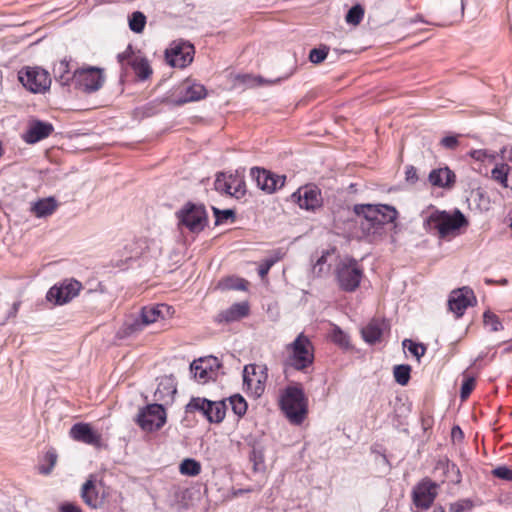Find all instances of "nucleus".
Listing matches in <instances>:
<instances>
[{
	"mask_svg": "<svg viewBox=\"0 0 512 512\" xmlns=\"http://www.w3.org/2000/svg\"><path fill=\"white\" fill-rule=\"evenodd\" d=\"M468 224V219L463 212L455 208L452 212L434 210L425 218L423 227L427 232L437 231L439 237L443 239L467 227Z\"/></svg>",
	"mask_w": 512,
	"mask_h": 512,
	"instance_id": "1",
	"label": "nucleus"
},
{
	"mask_svg": "<svg viewBox=\"0 0 512 512\" xmlns=\"http://www.w3.org/2000/svg\"><path fill=\"white\" fill-rule=\"evenodd\" d=\"M285 364L295 370L305 371L313 364L314 347L308 336L300 333L293 342L285 347Z\"/></svg>",
	"mask_w": 512,
	"mask_h": 512,
	"instance_id": "2",
	"label": "nucleus"
},
{
	"mask_svg": "<svg viewBox=\"0 0 512 512\" xmlns=\"http://www.w3.org/2000/svg\"><path fill=\"white\" fill-rule=\"evenodd\" d=\"M280 406L291 423L301 424L307 414V399L303 389L298 385L288 386L281 394Z\"/></svg>",
	"mask_w": 512,
	"mask_h": 512,
	"instance_id": "3",
	"label": "nucleus"
},
{
	"mask_svg": "<svg viewBox=\"0 0 512 512\" xmlns=\"http://www.w3.org/2000/svg\"><path fill=\"white\" fill-rule=\"evenodd\" d=\"M170 307L165 304L145 306L141 309L139 318L127 321L124 325V334L131 336L142 331L146 326L156 323L165 318Z\"/></svg>",
	"mask_w": 512,
	"mask_h": 512,
	"instance_id": "4",
	"label": "nucleus"
},
{
	"mask_svg": "<svg viewBox=\"0 0 512 512\" xmlns=\"http://www.w3.org/2000/svg\"><path fill=\"white\" fill-rule=\"evenodd\" d=\"M186 413H201L209 422L220 423L226 414L223 401H210L205 398L193 397L185 407Z\"/></svg>",
	"mask_w": 512,
	"mask_h": 512,
	"instance_id": "5",
	"label": "nucleus"
},
{
	"mask_svg": "<svg viewBox=\"0 0 512 512\" xmlns=\"http://www.w3.org/2000/svg\"><path fill=\"white\" fill-rule=\"evenodd\" d=\"M179 226L187 228L192 233L201 232L207 225V213L202 205L187 203L177 212Z\"/></svg>",
	"mask_w": 512,
	"mask_h": 512,
	"instance_id": "6",
	"label": "nucleus"
},
{
	"mask_svg": "<svg viewBox=\"0 0 512 512\" xmlns=\"http://www.w3.org/2000/svg\"><path fill=\"white\" fill-rule=\"evenodd\" d=\"M383 207L384 205L382 204H358L354 206L356 215L362 217L360 224L367 234L374 235L380 233L382 229V219L384 218V213L382 212Z\"/></svg>",
	"mask_w": 512,
	"mask_h": 512,
	"instance_id": "7",
	"label": "nucleus"
},
{
	"mask_svg": "<svg viewBox=\"0 0 512 512\" xmlns=\"http://www.w3.org/2000/svg\"><path fill=\"white\" fill-rule=\"evenodd\" d=\"M109 493V487H105L101 481L97 483L95 476L90 475L81 487L80 496L87 506L98 509L105 505Z\"/></svg>",
	"mask_w": 512,
	"mask_h": 512,
	"instance_id": "8",
	"label": "nucleus"
},
{
	"mask_svg": "<svg viewBox=\"0 0 512 512\" xmlns=\"http://www.w3.org/2000/svg\"><path fill=\"white\" fill-rule=\"evenodd\" d=\"M19 81L33 93H42L49 89L51 78L48 72L40 67H26L19 71Z\"/></svg>",
	"mask_w": 512,
	"mask_h": 512,
	"instance_id": "9",
	"label": "nucleus"
},
{
	"mask_svg": "<svg viewBox=\"0 0 512 512\" xmlns=\"http://www.w3.org/2000/svg\"><path fill=\"white\" fill-rule=\"evenodd\" d=\"M166 422V411L161 404H149L139 411L138 425L147 432L159 430Z\"/></svg>",
	"mask_w": 512,
	"mask_h": 512,
	"instance_id": "10",
	"label": "nucleus"
},
{
	"mask_svg": "<svg viewBox=\"0 0 512 512\" xmlns=\"http://www.w3.org/2000/svg\"><path fill=\"white\" fill-rule=\"evenodd\" d=\"M266 381L267 367L265 365L249 364L244 367V385L255 397H259L263 394Z\"/></svg>",
	"mask_w": 512,
	"mask_h": 512,
	"instance_id": "11",
	"label": "nucleus"
},
{
	"mask_svg": "<svg viewBox=\"0 0 512 512\" xmlns=\"http://www.w3.org/2000/svg\"><path fill=\"white\" fill-rule=\"evenodd\" d=\"M76 85L84 92H95L99 90L105 81L103 70L97 67L82 68L73 74Z\"/></svg>",
	"mask_w": 512,
	"mask_h": 512,
	"instance_id": "12",
	"label": "nucleus"
},
{
	"mask_svg": "<svg viewBox=\"0 0 512 512\" xmlns=\"http://www.w3.org/2000/svg\"><path fill=\"white\" fill-rule=\"evenodd\" d=\"M336 274L339 286L349 292L359 286L362 277V271L354 260L340 262Z\"/></svg>",
	"mask_w": 512,
	"mask_h": 512,
	"instance_id": "13",
	"label": "nucleus"
},
{
	"mask_svg": "<svg viewBox=\"0 0 512 512\" xmlns=\"http://www.w3.org/2000/svg\"><path fill=\"white\" fill-rule=\"evenodd\" d=\"M194 56V46L188 42H173L166 50L165 57L167 62L178 68H184L189 65Z\"/></svg>",
	"mask_w": 512,
	"mask_h": 512,
	"instance_id": "14",
	"label": "nucleus"
},
{
	"mask_svg": "<svg viewBox=\"0 0 512 512\" xmlns=\"http://www.w3.org/2000/svg\"><path fill=\"white\" fill-rule=\"evenodd\" d=\"M81 287V283L77 280H65L59 285H54L51 287L46 297L48 301L62 305L77 296Z\"/></svg>",
	"mask_w": 512,
	"mask_h": 512,
	"instance_id": "15",
	"label": "nucleus"
},
{
	"mask_svg": "<svg viewBox=\"0 0 512 512\" xmlns=\"http://www.w3.org/2000/svg\"><path fill=\"white\" fill-rule=\"evenodd\" d=\"M291 200L299 205L300 208L314 211L322 206L321 191L313 185L300 187L291 195Z\"/></svg>",
	"mask_w": 512,
	"mask_h": 512,
	"instance_id": "16",
	"label": "nucleus"
},
{
	"mask_svg": "<svg viewBox=\"0 0 512 512\" xmlns=\"http://www.w3.org/2000/svg\"><path fill=\"white\" fill-rule=\"evenodd\" d=\"M439 485L430 479L420 481L413 489V503L417 508L427 510L437 497Z\"/></svg>",
	"mask_w": 512,
	"mask_h": 512,
	"instance_id": "17",
	"label": "nucleus"
},
{
	"mask_svg": "<svg viewBox=\"0 0 512 512\" xmlns=\"http://www.w3.org/2000/svg\"><path fill=\"white\" fill-rule=\"evenodd\" d=\"M476 303L473 290L467 286L453 290L448 298V307L457 318L463 316L469 306Z\"/></svg>",
	"mask_w": 512,
	"mask_h": 512,
	"instance_id": "18",
	"label": "nucleus"
},
{
	"mask_svg": "<svg viewBox=\"0 0 512 512\" xmlns=\"http://www.w3.org/2000/svg\"><path fill=\"white\" fill-rule=\"evenodd\" d=\"M251 176L255 179L257 186L268 193H273L278 188H281L286 179L284 175H276L258 167L251 169Z\"/></svg>",
	"mask_w": 512,
	"mask_h": 512,
	"instance_id": "19",
	"label": "nucleus"
},
{
	"mask_svg": "<svg viewBox=\"0 0 512 512\" xmlns=\"http://www.w3.org/2000/svg\"><path fill=\"white\" fill-rule=\"evenodd\" d=\"M54 131V127L49 122L38 119H31L28 122L26 131L22 135V139L27 144H35L48 138Z\"/></svg>",
	"mask_w": 512,
	"mask_h": 512,
	"instance_id": "20",
	"label": "nucleus"
},
{
	"mask_svg": "<svg viewBox=\"0 0 512 512\" xmlns=\"http://www.w3.org/2000/svg\"><path fill=\"white\" fill-rule=\"evenodd\" d=\"M70 436L78 442H82L96 448L102 446V437L88 423H76L70 429Z\"/></svg>",
	"mask_w": 512,
	"mask_h": 512,
	"instance_id": "21",
	"label": "nucleus"
},
{
	"mask_svg": "<svg viewBox=\"0 0 512 512\" xmlns=\"http://www.w3.org/2000/svg\"><path fill=\"white\" fill-rule=\"evenodd\" d=\"M215 189L231 196L239 197L244 193L243 183L234 175L219 173L214 183Z\"/></svg>",
	"mask_w": 512,
	"mask_h": 512,
	"instance_id": "22",
	"label": "nucleus"
},
{
	"mask_svg": "<svg viewBox=\"0 0 512 512\" xmlns=\"http://www.w3.org/2000/svg\"><path fill=\"white\" fill-rule=\"evenodd\" d=\"M428 180L434 187L451 189L456 182V175L448 166L432 169Z\"/></svg>",
	"mask_w": 512,
	"mask_h": 512,
	"instance_id": "23",
	"label": "nucleus"
},
{
	"mask_svg": "<svg viewBox=\"0 0 512 512\" xmlns=\"http://www.w3.org/2000/svg\"><path fill=\"white\" fill-rule=\"evenodd\" d=\"M435 471H440L444 479L452 484L458 485L462 481L459 467L447 457L441 458L436 462Z\"/></svg>",
	"mask_w": 512,
	"mask_h": 512,
	"instance_id": "24",
	"label": "nucleus"
},
{
	"mask_svg": "<svg viewBox=\"0 0 512 512\" xmlns=\"http://www.w3.org/2000/svg\"><path fill=\"white\" fill-rule=\"evenodd\" d=\"M249 312V306L245 302L235 303L228 309L217 315L218 322H233L245 317Z\"/></svg>",
	"mask_w": 512,
	"mask_h": 512,
	"instance_id": "25",
	"label": "nucleus"
},
{
	"mask_svg": "<svg viewBox=\"0 0 512 512\" xmlns=\"http://www.w3.org/2000/svg\"><path fill=\"white\" fill-rule=\"evenodd\" d=\"M383 319H373L361 329V334L365 342L374 344L381 340L383 334Z\"/></svg>",
	"mask_w": 512,
	"mask_h": 512,
	"instance_id": "26",
	"label": "nucleus"
},
{
	"mask_svg": "<svg viewBox=\"0 0 512 512\" xmlns=\"http://www.w3.org/2000/svg\"><path fill=\"white\" fill-rule=\"evenodd\" d=\"M491 178L502 187L512 190V166L507 163L496 164L491 170Z\"/></svg>",
	"mask_w": 512,
	"mask_h": 512,
	"instance_id": "27",
	"label": "nucleus"
},
{
	"mask_svg": "<svg viewBox=\"0 0 512 512\" xmlns=\"http://www.w3.org/2000/svg\"><path fill=\"white\" fill-rule=\"evenodd\" d=\"M183 89L185 90V94L176 102L177 104L198 101L206 96L205 87L199 83H191L190 81H186Z\"/></svg>",
	"mask_w": 512,
	"mask_h": 512,
	"instance_id": "28",
	"label": "nucleus"
},
{
	"mask_svg": "<svg viewBox=\"0 0 512 512\" xmlns=\"http://www.w3.org/2000/svg\"><path fill=\"white\" fill-rule=\"evenodd\" d=\"M57 208V202L54 198L48 197L34 202L31 206V212L38 218H43L54 213Z\"/></svg>",
	"mask_w": 512,
	"mask_h": 512,
	"instance_id": "29",
	"label": "nucleus"
},
{
	"mask_svg": "<svg viewBox=\"0 0 512 512\" xmlns=\"http://www.w3.org/2000/svg\"><path fill=\"white\" fill-rule=\"evenodd\" d=\"M249 460L253 465V471L257 473H264L266 470L265 464V449L259 443L252 445L251 452L249 454Z\"/></svg>",
	"mask_w": 512,
	"mask_h": 512,
	"instance_id": "30",
	"label": "nucleus"
},
{
	"mask_svg": "<svg viewBox=\"0 0 512 512\" xmlns=\"http://www.w3.org/2000/svg\"><path fill=\"white\" fill-rule=\"evenodd\" d=\"M128 63L131 65L140 80H146L152 74V68L145 58L134 56L128 61Z\"/></svg>",
	"mask_w": 512,
	"mask_h": 512,
	"instance_id": "31",
	"label": "nucleus"
},
{
	"mask_svg": "<svg viewBox=\"0 0 512 512\" xmlns=\"http://www.w3.org/2000/svg\"><path fill=\"white\" fill-rule=\"evenodd\" d=\"M412 368L409 364H398L393 367V376L395 382L401 386L409 383L411 378Z\"/></svg>",
	"mask_w": 512,
	"mask_h": 512,
	"instance_id": "32",
	"label": "nucleus"
},
{
	"mask_svg": "<svg viewBox=\"0 0 512 512\" xmlns=\"http://www.w3.org/2000/svg\"><path fill=\"white\" fill-rule=\"evenodd\" d=\"M179 471L182 475L195 477L201 473V464L195 459L186 458L180 463Z\"/></svg>",
	"mask_w": 512,
	"mask_h": 512,
	"instance_id": "33",
	"label": "nucleus"
},
{
	"mask_svg": "<svg viewBox=\"0 0 512 512\" xmlns=\"http://www.w3.org/2000/svg\"><path fill=\"white\" fill-rule=\"evenodd\" d=\"M206 361L203 359L194 360L190 365V370L194 375V378L199 382H206L209 378V372Z\"/></svg>",
	"mask_w": 512,
	"mask_h": 512,
	"instance_id": "34",
	"label": "nucleus"
},
{
	"mask_svg": "<svg viewBox=\"0 0 512 512\" xmlns=\"http://www.w3.org/2000/svg\"><path fill=\"white\" fill-rule=\"evenodd\" d=\"M56 79L62 84L67 85L71 79L69 72V63L66 60L59 61L53 69Z\"/></svg>",
	"mask_w": 512,
	"mask_h": 512,
	"instance_id": "35",
	"label": "nucleus"
},
{
	"mask_svg": "<svg viewBox=\"0 0 512 512\" xmlns=\"http://www.w3.org/2000/svg\"><path fill=\"white\" fill-rule=\"evenodd\" d=\"M483 324L491 332H498L504 328L500 318L490 310H486L483 313Z\"/></svg>",
	"mask_w": 512,
	"mask_h": 512,
	"instance_id": "36",
	"label": "nucleus"
},
{
	"mask_svg": "<svg viewBox=\"0 0 512 512\" xmlns=\"http://www.w3.org/2000/svg\"><path fill=\"white\" fill-rule=\"evenodd\" d=\"M403 348L407 349L418 361L424 356L426 346L423 343L415 342L411 339H405L402 342Z\"/></svg>",
	"mask_w": 512,
	"mask_h": 512,
	"instance_id": "37",
	"label": "nucleus"
},
{
	"mask_svg": "<svg viewBox=\"0 0 512 512\" xmlns=\"http://www.w3.org/2000/svg\"><path fill=\"white\" fill-rule=\"evenodd\" d=\"M146 24V17L142 12H133L129 19V27L135 33H141Z\"/></svg>",
	"mask_w": 512,
	"mask_h": 512,
	"instance_id": "38",
	"label": "nucleus"
},
{
	"mask_svg": "<svg viewBox=\"0 0 512 512\" xmlns=\"http://www.w3.org/2000/svg\"><path fill=\"white\" fill-rule=\"evenodd\" d=\"M364 16V9L361 5L357 4L354 5L352 8L349 9L345 16V20L348 24L352 25H358Z\"/></svg>",
	"mask_w": 512,
	"mask_h": 512,
	"instance_id": "39",
	"label": "nucleus"
},
{
	"mask_svg": "<svg viewBox=\"0 0 512 512\" xmlns=\"http://www.w3.org/2000/svg\"><path fill=\"white\" fill-rule=\"evenodd\" d=\"M230 404L233 412L238 416H243L247 411V403L240 395L231 396Z\"/></svg>",
	"mask_w": 512,
	"mask_h": 512,
	"instance_id": "40",
	"label": "nucleus"
},
{
	"mask_svg": "<svg viewBox=\"0 0 512 512\" xmlns=\"http://www.w3.org/2000/svg\"><path fill=\"white\" fill-rule=\"evenodd\" d=\"M476 385V379L473 376L464 377L460 387V398L462 400L467 399L471 392L474 390Z\"/></svg>",
	"mask_w": 512,
	"mask_h": 512,
	"instance_id": "41",
	"label": "nucleus"
},
{
	"mask_svg": "<svg viewBox=\"0 0 512 512\" xmlns=\"http://www.w3.org/2000/svg\"><path fill=\"white\" fill-rule=\"evenodd\" d=\"M328 52L329 47L325 45L321 46L320 48H314L309 53V60L313 64H320L326 59Z\"/></svg>",
	"mask_w": 512,
	"mask_h": 512,
	"instance_id": "42",
	"label": "nucleus"
},
{
	"mask_svg": "<svg viewBox=\"0 0 512 512\" xmlns=\"http://www.w3.org/2000/svg\"><path fill=\"white\" fill-rule=\"evenodd\" d=\"M398 215V211L394 206L386 204V225H393L394 234H397L401 229L399 224L396 222Z\"/></svg>",
	"mask_w": 512,
	"mask_h": 512,
	"instance_id": "43",
	"label": "nucleus"
},
{
	"mask_svg": "<svg viewBox=\"0 0 512 512\" xmlns=\"http://www.w3.org/2000/svg\"><path fill=\"white\" fill-rule=\"evenodd\" d=\"M44 460L48 463V466L47 467L40 466L39 471H40V473L47 475L52 471V469L54 468V466L57 462L56 451L53 449L48 450L44 456Z\"/></svg>",
	"mask_w": 512,
	"mask_h": 512,
	"instance_id": "44",
	"label": "nucleus"
},
{
	"mask_svg": "<svg viewBox=\"0 0 512 512\" xmlns=\"http://www.w3.org/2000/svg\"><path fill=\"white\" fill-rule=\"evenodd\" d=\"M491 474L501 480L512 482V468L507 465H500L495 467Z\"/></svg>",
	"mask_w": 512,
	"mask_h": 512,
	"instance_id": "45",
	"label": "nucleus"
},
{
	"mask_svg": "<svg viewBox=\"0 0 512 512\" xmlns=\"http://www.w3.org/2000/svg\"><path fill=\"white\" fill-rule=\"evenodd\" d=\"M473 508V502L470 499H462L450 505L451 512H468Z\"/></svg>",
	"mask_w": 512,
	"mask_h": 512,
	"instance_id": "46",
	"label": "nucleus"
},
{
	"mask_svg": "<svg viewBox=\"0 0 512 512\" xmlns=\"http://www.w3.org/2000/svg\"><path fill=\"white\" fill-rule=\"evenodd\" d=\"M440 145L446 149L455 150L459 146L458 135L449 134L444 136L440 141Z\"/></svg>",
	"mask_w": 512,
	"mask_h": 512,
	"instance_id": "47",
	"label": "nucleus"
},
{
	"mask_svg": "<svg viewBox=\"0 0 512 512\" xmlns=\"http://www.w3.org/2000/svg\"><path fill=\"white\" fill-rule=\"evenodd\" d=\"M213 212L215 215L216 224H220L230 218H234V211L231 209L219 210L218 208H213Z\"/></svg>",
	"mask_w": 512,
	"mask_h": 512,
	"instance_id": "48",
	"label": "nucleus"
},
{
	"mask_svg": "<svg viewBox=\"0 0 512 512\" xmlns=\"http://www.w3.org/2000/svg\"><path fill=\"white\" fill-rule=\"evenodd\" d=\"M405 180L409 184H416L419 180L417 169L413 165L405 167Z\"/></svg>",
	"mask_w": 512,
	"mask_h": 512,
	"instance_id": "49",
	"label": "nucleus"
},
{
	"mask_svg": "<svg viewBox=\"0 0 512 512\" xmlns=\"http://www.w3.org/2000/svg\"><path fill=\"white\" fill-rule=\"evenodd\" d=\"M332 339L334 342H336L342 346H345L348 344V339H347L346 334L342 330H340V328H338V327H335L333 329Z\"/></svg>",
	"mask_w": 512,
	"mask_h": 512,
	"instance_id": "50",
	"label": "nucleus"
},
{
	"mask_svg": "<svg viewBox=\"0 0 512 512\" xmlns=\"http://www.w3.org/2000/svg\"><path fill=\"white\" fill-rule=\"evenodd\" d=\"M274 265L273 263V260H270L268 257L265 258L261 264L259 265V268H258V273L260 275L261 278H264L269 270L271 269V267Z\"/></svg>",
	"mask_w": 512,
	"mask_h": 512,
	"instance_id": "51",
	"label": "nucleus"
},
{
	"mask_svg": "<svg viewBox=\"0 0 512 512\" xmlns=\"http://www.w3.org/2000/svg\"><path fill=\"white\" fill-rule=\"evenodd\" d=\"M470 156L477 160V161H484L487 157H490L491 155L487 150L484 149H478V150H472L470 152Z\"/></svg>",
	"mask_w": 512,
	"mask_h": 512,
	"instance_id": "52",
	"label": "nucleus"
},
{
	"mask_svg": "<svg viewBox=\"0 0 512 512\" xmlns=\"http://www.w3.org/2000/svg\"><path fill=\"white\" fill-rule=\"evenodd\" d=\"M60 512H82V510L73 503H64L60 506Z\"/></svg>",
	"mask_w": 512,
	"mask_h": 512,
	"instance_id": "53",
	"label": "nucleus"
},
{
	"mask_svg": "<svg viewBox=\"0 0 512 512\" xmlns=\"http://www.w3.org/2000/svg\"><path fill=\"white\" fill-rule=\"evenodd\" d=\"M233 280L232 279H228L225 286L227 288H232V289H238V290H244L245 289V281L242 280V279H236L235 280V284H230L229 282H232Z\"/></svg>",
	"mask_w": 512,
	"mask_h": 512,
	"instance_id": "54",
	"label": "nucleus"
},
{
	"mask_svg": "<svg viewBox=\"0 0 512 512\" xmlns=\"http://www.w3.org/2000/svg\"><path fill=\"white\" fill-rule=\"evenodd\" d=\"M284 256V252L280 249L274 250L272 254L268 257L270 260H273V263L275 264L279 260H281Z\"/></svg>",
	"mask_w": 512,
	"mask_h": 512,
	"instance_id": "55",
	"label": "nucleus"
},
{
	"mask_svg": "<svg viewBox=\"0 0 512 512\" xmlns=\"http://www.w3.org/2000/svg\"><path fill=\"white\" fill-rule=\"evenodd\" d=\"M484 282L487 285L498 284V285H501V286H505V285L508 284V280L506 278H501L500 280H494V279H491V278H485Z\"/></svg>",
	"mask_w": 512,
	"mask_h": 512,
	"instance_id": "56",
	"label": "nucleus"
},
{
	"mask_svg": "<svg viewBox=\"0 0 512 512\" xmlns=\"http://www.w3.org/2000/svg\"><path fill=\"white\" fill-rule=\"evenodd\" d=\"M329 254V252H325L322 254V256L317 260V263L314 266V271L318 269V273L322 271V265L326 263V256Z\"/></svg>",
	"mask_w": 512,
	"mask_h": 512,
	"instance_id": "57",
	"label": "nucleus"
},
{
	"mask_svg": "<svg viewBox=\"0 0 512 512\" xmlns=\"http://www.w3.org/2000/svg\"><path fill=\"white\" fill-rule=\"evenodd\" d=\"M451 434H452V437H453L454 439H455V438H457V437H459V438H462V437H463V431H462V430H461V428H460L459 426H457V425H456V426H454V427L452 428V432H451Z\"/></svg>",
	"mask_w": 512,
	"mask_h": 512,
	"instance_id": "58",
	"label": "nucleus"
},
{
	"mask_svg": "<svg viewBox=\"0 0 512 512\" xmlns=\"http://www.w3.org/2000/svg\"><path fill=\"white\" fill-rule=\"evenodd\" d=\"M19 305H20L19 302L13 303V305L9 311L8 318L16 316L18 309H19Z\"/></svg>",
	"mask_w": 512,
	"mask_h": 512,
	"instance_id": "59",
	"label": "nucleus"
},
{
	"mask_svg": "<svg viewBox=\"0 0 512 512\" xmlns=\"http://www.w3.org/2000/svg\"><path fill=\"white\" fill-rule=\"evenodd\" d=\"M130 49H131V47L129 46L125 52L118 54V61H119L120 63H123L126 59H128V58H129V53H128V51H129Z\"/></svg>",
	"mask_w": 512,
	"mask_h": 512,
	"instance_id": "60",
	"label": "nucleus"
},
{
	"mask_svg": "<svg viewBox=\"0 0 512 512\" xmlns=\"http://www.w3.org/2000/svg\"><path fill=\"white\" fill-rule=\"evenodd\" d=\"M433 512H445V509L442 506L435 507Z\"/></svg>",
	"mask_w": 512,
	"mask_h": 512,
	"instance_id": "61",
	"label": "nucleus"
},
{
	"mask_svg": "<svg viewBox=\"0 0 512 512\" xmlns=\"http://www.w3.org/2000/svg\"><path fill=\"white\" fill-rule=\"evenodd\" d=\"M158 393H161L160 388H158V389H157V391H156L155 395L157 396V395H158Z\"/></svg>",
	"mask_w": 512,
	"mask_h": 512,
	"instance_id": "62",
	"label": "nucleus"
},
{
	"mask_svg": "<svg viewBox=\"0 0 512 512\" xmlns=\"http://www.w3.org/2000/svg\"><path fill=\"white\" fill-rule=\"evenodd\" d=\"M391 241H392V242H395L394 235H392V236H391Z\"/></svg>",
	"mask_w": 512,
	"mask_h": 512,
	"instance_id": "63",
	"label": "nucleus"
}]
</instances>
